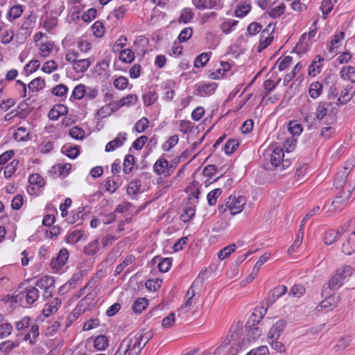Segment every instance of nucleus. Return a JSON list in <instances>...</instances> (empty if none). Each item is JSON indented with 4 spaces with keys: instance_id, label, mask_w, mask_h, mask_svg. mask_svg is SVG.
Returning a JSON list of instances; mask_svg holds the SVG:
<instances>
[{
    "instance_id": "bb28decb",
    "label": "nucleus",
    "mask_w": 355,
    "mask_h": 355,
    "mask_svg": "<svg viewBox=\"0 0 355 355\" xmlns=\"http://www.w3.org/2000/svg\"><path fill=\"white\" fill-rule=\"evenodd\" d=\"M138 97L136 94H128L116 102V108H119L123 106L133 105L136 103Z\"/></svg>"
},
{
    "instance_id": "39448f33",
    "label": "nucleus",
    "mask_w": 355,
    "mask_h": 355,
    "mask_svg": "<svg viewBox=\"0 0 355 355\" xmlns=\"http://www.w3.org/2000/svg\"><path fill=\"white\" fill-rule=\"evenodd\" d=\"M246 202V198L243 196L231 195L224 204L218 207V211L220 213L229 211L232 215H236L243 211Z\"/></svg>"
},
{
    "instance_id": "e2e57ef3",
    "label": "nucleus",
    "mask_w": 355,
    "mask_h": 355,
    "mask_svg": "<svg viewBox=\"0 0 355 355\" xmlns=\"http://www.w3.org/2000/svg\"><path fill=\"white\" fill-rule=\"evenodd\" d=\"M127 41L128 40L126 37L123 35L120 36L113 44V52L116 53L123 50V48L126 45Z\"/></svg>"
},
{
    "instance_id": "2f4dec72",
    "label": "nucleus",
    "mask_w": 355,
    "mask_h": 355,
    "mask_svg": "<svg viewBox=\"0 0 355 355\" xmlns=\"http://www.w3.org/2000/svg\"><path fill=\"white\" fill-rule=\"evenodd\" d=\"M251 10V6L247 1L240 3L238 4L235 10V15L237 17L242 18L246 16Z\"/></svg>"
},
{
    "instance_id": "cd10ccee",
    "label": "nucleus",
    "mask_w": 355,
    "mask_h": 355,
    "mask_svg": "<svg viewBox=\"0 0 355 355\" xmlns=\"http://www.w3.org/2000/svg\"><path fill=\"white\" fill-rule=\"evenodd\" d=\"M99 247V241L98 239H95L84 247V252L88 256H93L98 252Z\"/></svg>"
},
{
    "instance_id": "680f3d73",
    "label": "nucleus",
    "mask_w": 355,
    "mask_h": 355,
    "mask_svg": "<svg viewBox=\"0 0 355 355\" xmlns=\"http://www.w3.org/2000/svg\"><path fill=\"white\" fill-rule=\"evenodd\" d=\"M288 130L293 136H298L302 132V128L301 124L295 121H291L288 124Z\"/></svg>"
},
{
    "instance_id": "c756f323",
    "label": "nucleus",
    "mask_w": 355,
    "mask_h": 355,
    "mask_svg": "<svg viewBox=\"0 0 355 355\" xmlns=\"http://www.w3.org/2000/svg\"><path fill=\"white\" fill-rule=\"evenodd\" d=\"M230 69L231 65L228 62H221L220 67L211 73V76L214 79H220L223 78L225 74L230 70Z\"/></svg>"
},
{
    "instance_id": "052dcab7",
    "label": "nucleus",
    "mask_w": 355,
    "mask_h": 355,
    "mask_svg": "<svg viewBox=\"0 0 355 355\" xmlns=\"http://www.w3.org/2000/svg\"><path fill=\"white\" fill-rule=\"evenodd\" d=\"M93 34L96 37H101L105 34V28L103 24L100 21H96L92 26Z\"/></svg>"
},
{
    "instance_id": "3c124183",
    "label": "nucleus",
    "mask_w": 355,
    "mask_h": 355,
    "mask_svg": "<svg viewBox=\"0 0 355 355\" xmlns=\"http://www.w3.org/2000/svg\"><path fill=\"white\" fill-rule=\"evenodd\" d=\"M223 191L220 188H217L211 190L208 193L207 199L208 204L211 206L214 205L216 203L217 199L222 194Z\"/></svg>"
},
{
    "instance_id": "a19ab883",
    "label": "nucleus",
    "mask_w": 355,
    "mask_h": 355,
    "mask_svg": "<svg viewBox=\"0 0 355 355\" xmlns=\"http://www.w3.org/2000/svg\"><path fill=\"white\" fill-rule=\"evenodd\" d=\"M238 22L236 20L228 19L220 24V29L224 33L229 34L235 29Z\"/></svg>"
},
{
    "instance_id": "4c0bfd02",
    "label": "nucleus",
    "mask_w": 355,
    "mask_h": 355,
    "mask_svg": "<svg viewBox=\"0 0 355 355\" xmlns=\"http://www.w3.org/2000/svg\"><path fill=\"white\" fill-rule=\"evenodd\" d=\"M187 192L189 193V200H198L200 191V185L197 182H193L191 186L187 187Z\"/></svg>"
},
{
    "instance_id": "58836bf2",
    "label": "nucleus",
    "mask_w": 355,
    "mask_h": 355,
    "mask_svg": "<svg viewBox=\"0 0 355 355\" xmlns=\"http://www.w3.org/2000/svg\"><path fill=\"white\" fill-rule=\"evenodd\" d=\"M179 141V137L176 135L169 137L162 145V148L164 151H170Z\"/></svg>"
},
{
    "instance_id": "e433bc0d",
    "label": "nucleus",
    "mask_w": 355,
    "mask_h": 355,
    "mask_svg": "<svg viewBox=\"0 0 355 355\" xmlns=\"http://www.w3.org/2000/svg\"><path fill=\"white\" fill-rule=\"evenodd\" d=\"M119 53V60L124 63H131L135 60V53L130 49H125Z\"/></svg>"
},
{
    "instance_id": "5701e85b",
    "label": "nucleus",
    "mask_w": 355,
    "mask_h": 355,
    "mask_svg": "<svg viewBox=\"0 0 355 355\" xmlns=\"http://www.w3.org/2000/svg\"><path fill=\"white\" fill-rule=\"evenodd\" d=\"M324 59L321 56H317V59L312 61L309 69V75L315 76L321 72Z\"/></svg>"
},
{
    "instance_id": "09e8293b",
    "label": "nucleus",
    "mask_w": 355,
    "mask_h": 355,
    "mask_svg": "<svg viewBox=\"0 0 355 355\" xmlns=\"http://www.w3.org/2000/svg\"><path fill=\"white\" fill-rule=\"evenodd\" d=\"M265 313L266 310L263 309V307H257L252 313L249 320L252 322V324L259 323Z\"/></svg>"
},
{
    "instance_id": "de8ad7c7",
    "label": "nucleus",
    "mask_w": 355,
    "mask_h": 355,
    "mask_svg": "<svg viewBox=\"0 0 355 355\" xmlns=\"http://www.w3.org/2000/svg\"><path fill=\"white\" fill-rule=\"evenodd\" d=\"M148 305V300L146 298L137 299L132 305V310L137 313H140Z\"/></svg>"
},
{
    "instance_id": "7c9ffc66",
    "label": "nucleus",
    "mask_w": 355,
    "mask_h": 355,
    "mask_svg": "<svg viewBox=\"0 0 355 355\" xmlns=\"http://www.w3.org/2000/svg\"><path fill=\"white\" fill-rule=\"evenodd\" d=\"M109 345L108 338L104 335H100L95 338L94 347L98 351L105 350Z\"/></svg>"
},
{
    "instance_id": "0eeeda50",
    "label": "nucleus",
    "mask_w": 355,
    "mask_h": 355,
    "mask_svg": "<svg viewBox=\"0 0 355 355\" xmlns=\"http://www.w3.org/2000/svg\"><path fill=\"white\" fill-rule=\"evenodd\" d=\"M263 156L273 166L277 167L282 164V167L284 168L286 165L287 162L283 160L284 154L282 148L270 146L266 150Z\"/></svg>"
},
{
    "instance_id": "ddd939ff",
    "label": "nucleus",
    "mask_w": 355,
    "mask_h": 355,
    "mask_svg": "<svg viewBox=\"0 0 355 355\" xmlns=\"http://www.w3.org/2000/svg\"><path fill=\"white\" fill-rule=\"evenodd\" d=\"M273 40V36L272 35V33L270 31V28L264 29L261 34L259 39V44L257 47L258 51L261 52L262 50L265 49L268 47L272 42Z\"/></svg>"
},
{
    "instance_id": "a878e982",
    "label": "nucleus",
    "mask_w": 355,
    "mask_h": 355,
    "mask_svg": "<svg viewBox=\"0 0 355 355\" xmlns=\"http://www.w3.org/2000/svg\"><path fill=\"white\" fill-rule=\"evenodd\" d=\"M35 17L32 15H30L25 18L24 21H23L21 26V29L22 31H24V33L26 35H30L35 26Z\"/></svg>"
},
{
    "instance_id": "a18cd8bd",
    "label": "nucleus",
    "mask_w": 355,
    "mask_h": 355,
    "mask_svg": "<svg viewBox=\"0 0 355 355\" xmlns=\"http://www.w3.org/2000/svg\"><path fill=\"white\" fill-rule=\"evenodd\" d=\"M340 236L338 231L331 230L326 232L324 234V242L327 245L332 244Z\"/></svg>"
},
{
    "instance_id": "f3484780",
    "label": "nucleus",
    "mask_w": 355,
    "mask_h": 355,
    "mask_svg": "<svg viewBox=\"0 0 355 355\" xmlns=\"http://www.w3.org/2000/svg\"><path fill=\"white\" fill-rule=\"evenodd\" d=\"M62 302L61 300L55 297L53 299L51 302L45 304L42 313L45 317H49L50 315H52L57 312Z\"/></svg>"
},
{
    "instance_id": "7ed1b4c3",
    "label": "nucleus",
    "mask_w": 355,
    "mask_h": 355,
    "mask_svg": "<svg viewBox=\"0 0 355 355\" xmlns=\"http://www.w3.org/2000/svg\"><path fill=\"white\" fill-rule=\"evenodd\" d=\"M334 116L335 114L331 104L320 102L315 114H304V119L309 123V126L312 127L316 125L322 119H326L327 122L331 123L335 121Z\"/></svg>"
},
{
    "instance_id": "774afa93",
    "label": "nucleus",
    "mask_w": 355,
    "mask_h": 355,
    "mask_svg": "<svg viewBox=\"0 0 355 355\" xmlns=\"http://www.w3.org/2000/svg\"><path fill=\"white\" fill-rule=\"evenodd\" d=\"M193 18V13L191 8H186L182 10V12L180 13V21H182L184 24H187V23L190 22Z\"/></svg>"
},
{
    "instance_id": "0e129e2a",
    "label": "nucleus",
    "mask_w": 355,
    "mask_h": 355,
    "mask_svg": "<svg viewBox=\"0 0 355 355\" xmlns=\"http://www.w3.org/2000/svg\"><path fill=\"white\" fill-rule=\"evenodd\" d=\"M86 94V89L85 86L83 84H79L76 85L72 92V96L80 100L84 96H85Z\"/></svg>"
},
{
    "instance_id": "bf43d9fd",
    "label": "nucleus",
    "mask_w": 355,
    "mask_h": 355,
    "mask_svg": "<svg viewBox=\"0 0 355 355\" xmlns=\"http://www.w3.org/2000/svg\"><path fill=\"white\" fill-rule=\"evenodd\" d=\"M148 125V119L146 117H142L135 124L133 130L138 133H141L147 129Z\"/></svg>"
},
{
    "instance_id": "423d86ee",
    "label": "nucleus",
    "mask_w": 355,
    "mask_h": 355,
    "mask_svg": "<svg viewBox=\"0 0 355 355\" xmlns=\"http://www.w3.org/2000/svg\"><path fill=\"white\" fill-rule=\"evenodd\" d=\"M65 60L72 65V69L77 73L86 71L91 65L88 58H79V53L75 50H69L65 55Z\"/></svg>"
},
{
    "instance_id": "603ef678",
    "label": "nucleus",
    "mask_w": 355,
    "mask_h": 355,
    "mask_svg": "<svg viewBox=\"0 0 355 355\" xmlns=\"http://www.w3.org/2000/svg\"><path fill=\"white\" fill-rule=\"evenodd\" d=\"M303 230H299V232L297 234L296 239L292 245L288 249V253L292 254L295 252L297 248L301 245L303 241Z\"/></svg>"
},
{
    "instance_id": "ea45409f",
    "label": "nucleus",
    "mask_w": 355,
    "mask_h": 355,
    "mask_svg": "<svg viewBox=\"0 0 355 355\" xmlns=\"http://www.w3.org/2000/svg\"><path fill=\"white\" fill-rule=\"evenodd\" d=\"M13 137L17 141H25L28 140L29 133L25 128L19 127L15 132Z\"/></svg>"
},
{
    "instance_id": "338daca9",
    "label": "nucleus",
    "mask_w": 355,
    "mask_h": 355,
    "mask_svg": "<svg viewBox=\"0 0 355 355\" xmlns=\"http://www.w3.org/2000/svg\"><path fill=\"white\" fill-rule=\"evenodd\" d=\"M162 281L159 279H148L146 282L145 286L150 291H155L162 286Z\"/></svg>"
},
{
    "instance_id": "69168bd1",
    "label": "nucleus",
    "mask_w": 355,
    "mask_h": 355,
    "mask_svg": "<svg viewBox=\"0 0 355 355\" xmlns=\"http://www.w3.org/2000/svg\"><path fill=\"white\" fill-rule=\"evenodd\" d=\"M53 49V44L51 42H45L40 46V55L42 57L46 58L49 55Z\"/></svg>"
},
{
    "instance_id": "9d476101",
    "label": "nucleus",
    "mask_w": 355,
    "mask_h": 355,
    "mask_svg": "<svg viewBox=\"0 0 355 355\" xmlns=\"http://www.w3.org/2000/svg\"><path fill=\"white\" fill-rule=\"evenodd\" d=\"M69 259V252L67 249H61L58 256L53 259L51 263V268L56 272L60 271L67 263Z\"/></svg>"
},
{
    "instance_id": "f03ea898",
    "label": "nucleus",
    "mask_w": 355,
    "mask_h": 355,
    "mask_svg": "<svg viewBox=\"0 0 355 355\" xmlns=\"http://www.w3.org/2000/svg\"><path fill=\"white\" fill-rule=\"evenodd\" d=\"M148 340L149 337L140 331L129 334L122 340L121 345L128 355H139Z\"/></svg>"
},
{
    "instance_id": "4468645a",
    "label": "nucleus",
    "mask_w": 355,
    "mask_h": 355,
    "mask_svg": "<svg viewBox=\"0 0 355 355\" xmlns=\"http://www.w3.org/2000/svg\"><path fill=\"white\" fill-rule=\"evenodd\" d=\"M187 300L183 306L180 309V311H187L189 309L193 308L198 302V299L196 297V292L192 285L187 291L186 295Z\"/></svg>"
},
{
    "instance_id": "2eb2a0df",
    "label": "nucleus",
    "mask_w": 355,
    "mask_h": 355,
    "mask_svg": "<svg viewBox=\"0 0 355 355\" xmlns=\"http://www.w3.org/2000/svg\"><path fill=\"white\" fill-rule=\"evenodd\" d=\"M67 107L62 104L54 105L48 114V116L53 121H57L60 117L67 114Z\"/></svg>"
},
{
    "instance_id": "f257e3e1",
    "label": "nucleus",
    "mask_w": 355,
    "mask_h": 355,
    "mask_svg": "<svg viewBox=\"0 0 355 355\" xmlns=\"http://www.w3.org/2000/svg\"><path fill=\"white\" fill-rule=\"evenodd\" d=\"M242 348L241 338L238 331L230 332L225 340L216 349H209L203 355H236Z\"/></svg>"
},
{
    "instance_id": "6ab92c4d",
    "label": "nucleus",
    "mask_w": 355,
    "mask_h": 355,
    "mask_svg": "<svg viewBox=\"0 0 355 355\" xmlns=\"http://www.w3.org/2000/svg\"><path fill=\"white\" fill-rule=\"evenodd\" d=\"M342 252L347 254L351 255L355 252V236L349 234L345 239L342 245Z\"/></svg>"
},
{
    "instance_id": "473e14b6",
    "label": "nucleus",
    "mask_w": 355,
    "mask_h": 355,
    "mask_svg": "<svg viewBox=\"0 0 355 355\" xmlns=\"http://www.w3.org/2000/svg\"><path fill=\"white\" fill-rule=\"evenodd\" d=\"M40 296V292L35 287H30L26 289L25 299L28 304L35 302Z\"/></svg>"
},
{
    "instance_id": "4d7b16f0",
    "label": "nucleus",
    "mask_w": 355,
    "mask_h": 355,
    "mask_svg": "<svg viewBox=\"0 0 355 355\" xmlns=\"http://www.w3.org/2000/svg\"><path fill=\"white\" fill-rule=\"evenodd\" d=\"M77 46L80 51L83 53H87L92 49V44L90 42L84 37H82L78 40Z\"/></svg>"
},
{
    "instance_id": "c85d7f7f",
    "label": "nucleus",
    "mask_w": 355,
    "mask_h": 355,
    "mask_svg": "<svg viewBox=\"0 0 355 355\" xmlns=\"http://www.w3.org/2000/svg\"><path fill=\"white\" fill-rule=\"evenodd\" d=\"M196 214V206L193 204H188L184 211L183 213L181 214L180 218L184 222H189L195 215Z\"/></svg>"
},
{
    "instance_id": "1a4fd4ad",
    "label": "nucleus",
    "mask_w": 355,
    "mask_h": 355,
    "mask_svg": "<svg viewBox=\"0 0 355 355\" xmlns=\"http://www.w3.org/2000/svg\"><path fill=\"white\" fill-rule=\"evenodd\" d=\"M217 87H218L217 83H216L214 82L200 83L197 85L196 94L201 97H207V96H211L215 92Z\"/></svg>"
},
{
    "instance_id": "aec40b11",
    "label": "nucleus",
    "mask_w": 355,
    "mask_h": 355,
    "mask_svg": "<svg viewBox=\"0 0 355 355\" xmlns=\"http://www.w3.org/2000/svg\"><path fill=\"white\" fill-rule=\"evenodd\" d=\"M340 78L344 80L355 83V67L345 66L340 71Z\"/></svg>"
},
{
    "instance_id": "5fc2aeb1",
    "label": "nucleus",
    "mask_w": 355,
    "mask_h": 355,
    "mask_svg": "<svg viewBox=\"0 0 355 355\" xmlns=\"http://www.w3.org/2000/svg\"><path fill=\"white\" fill-rule=\"evenodd\" d=\"M29 184L36 186L37 189H40L45 184L44 178L39 174L35 173L29 176Z\"/></svg>"
},
{
    "instance_id": "79ce46f5",
    "label": "nucleus",
    "mask_w": 355,
    "mask_h": 355,
    "mask_svg": "<svg viewBox=\"0 0 355 355\" xmlns=\"http://www.w3.org/2000/svg\"><path fill=\"white\" fill-rule=\"evenodd\" d=\"M293 58L289 55L279 58L277 62L279 71H284L288 69L292 64Z\"/></svg>"
},
{
    "instance_id": "f704fd0d",
    "label": "nucleus",
    "mask_w": 355,
    "mask_h": 355,
    "mask_svg": "<svg viewBox=\"0 0 355 355\" xmlns=\"http://www.w3.org/2000/svg\"><path fill=\"white\" fill-rule=\"evenodd\" d=\"M40 335L39 327L37 324H33L28 334L24 336L25 340H28L30 344L34 345L36 343V339Z\"/></svg>"
},
{
    "instance_id": "13d9d810",
    "label": "nucleus",
    "mask_w": 355,
    "mask_h": 355,
    "mask_svg": "<svg viewBox=\"0 0 355 355\" xmlns=\"http://www.w3.org/2000/svg\"><path fill=\"white\" fill-rule=\"evenodd\" d=\"M209 59L210 55L208 53H202L194 60V66L197 68L204 67Z\"/></svg>"
},
{
    "instance_id": "393cba45",
    "label": "nucleus",
    "mask_w": 355,
    "mask_h": 355,
    "mask_svg": "<svg viewBox=\"0 0 355 355\" xmlns=\"http://www.w3.org/2000/svg\"><path fill=\"white\" fill-rule=\"evenodd\" d=\"M323 85L319 81H314L311 83L309 87V95L311 98L315 99L318 98L322 93Z\"/></svg>"
},
{
    "instance_id": "49530a36",
    "label": "nucleus",
    "mask_w": 355,
    "mask_h": 355,
    "mask_svg": "<svg viewBox=\"0 0 355 355\" xmlns=\"http://www.w3.org/2000/svg\"><path fill=\"white\" fill-rule=\"evenodd\" d=\"M18 346L19 343L17 342L8 340L0 343V352L4 354H8Z\"/></svg>"
},
{
    "instance_id": "c03bdc74",
    "label": "nucleus",
    "mask_w": 355,
    "mask_h": 355,
    "mask_svg": "<svg viewBox=\"0 0 355 355\" xmlns=\"http://www.w3.org/2000/svg\"><path fill=\"white\" fill-rule=\"evenodd\" d=\"M19 164V161L13 159L4 168L3 175L6 178H10L17 171Z\"/></svg>"
},
{
    "instance_id": "20e7f679",
    "label": "nucleus",
    "mask_w": 355,
    "mask_h": 355,
    "mask_svg": "<svg viewBox=\"0 0 355 355\" xmlns=\"http://www.w3.org/2000/svg\"><path fill=\"white\" fill-rule=\"evenodd\" d=\"M354 272V268L350 265H343L338 268L329 281V288L333 291L338 290Z\"/></svg>"
},
{
    "instance_id": "b1692460",
    "label": "nucleus",
    "mask_w": 355,
    "mask_h": 355,
    "mask_svg": "<svg viewBox=\"0 0 355 355\" xmlns=\"http://www.w3.org/2000/svg\"><path fill=\"white\" fill-rule=\"evenodd\" d=\"M275 4H277V6H275L267 11V14L272 19L278 18L282 15L286 10V6L283 1L275 3L274 5Z\"/></svg>"
},
{
    "instance_id": "a211bd4d",
    "label": "nucleus",
    "mask_w": 355,
    "mask_h": 355,
    "mask_svg": "<svg viewBox=\"0 0 355 355\" xmlns=\"http://www.w3.org/2000/svg\"><path fill=\"white\" fill-rule=\"evenodd\" d=\"M71 165L69 163L58 164L51 168V172L59 177H66L70 172Z\"/></svg>"
},
{
    "instance_id": "9b49d317",
    "label": "nucleus",
    "mask_w": 355,
    "mask_h": 355,
    "mask_svg": "<svg viewBox=\"0 0 355 355\" xmlns=\"http://www.w3.org/2000/svg\"><path fill=\"white\" fill-rule=\"evenodd\" d=\"M344 37L345 32L343 31H340L339 33H335L327 44V50L329 53L334 55L336 54L338 51V49L342 45Z\"/></svg>"
},
{
    "instance_id": "37998d69",
    "label": "nucleus",
    "mask_w": 355,
    "mask_h": 355,
    "mask_svg": "<svg viewBox=\"0 0 355 355\" xmlns=\"http://www.w3.org/2000/svg\"><path fill=\"white\" fill-rule=\"evenodd\" d=\"M62 152L71 159H75L80 154V148L78 146L62 147Z\"/></svg>"
},
{
    "instance_id": "6e6552de",
    "label": "nucleus",
    "mask_w": 355,
    "mask_h": 355,
    "mask_svg": "<svg viewBox=\"0 0 355 355\" xmlns=\"http://www.w3.org/2000/svg\"><path fill=\"white\" fill-rule=\"evenodd\" d=\"M193 6L198 10H219L223 8V0H195Z\"/></svg>"
},
{
    "instance_id": "f8f14e48",
    "label": "nucleus",
    "mask_w": 355,
    "mask_h": 355,
    "mask_svg": "<svg viewBox=\"0 0 355 355\" xmlns=\"http://www.w3.org/2000/svg\"><path fill=\"white\" fill-rule=\"evenodd\" d=\"M127 139V134L125 132H119L116 137L109 141L105 146L106 152H112L116 148L121 147Z\"/></svg>"
},
{
    "instance_id": "dca6fc26",
    "label": "nucleus",
    "mask_w": 355,
    "mask_h": 355,
    "mask_svg": "<svg viewBox=\"0 0 355 355\" xmlns=\"http://www.w3.org/2000/svg\"><path fill=\"white\" fill-rule=\"evenodd\" d=\"M286 321L284 320H279L277 321L270 329L268 334V339H277L283 332L286 327Z\"/></svg>"
},
{
    "instance_id": "6e6d98bb",
    "label": "nucleus",
    "mask_w": 355,
    "mask_h": 355,
    "mask_svg": "<svg viewBox=\"0 0 355 355\" xmlns=\"http://www.w3.org/2000/svg\"><path fill=\"white\" fill-rule=\"evenodd\" d=\"M352 87H346L341 91L340 96L338 98V104L344 105L350 101V99L352 97V94L350 92V90H352Z\"/></svg>"
},
{
    "instance_id": "c9c22d12",
    "label": "nucleus",
    "mask_w": 355,
    "mask_h": 355,
    "mask_svg": "<svg viewBox=\"0 0 355 355\" xmlns=\"http://www.w3.org/2000/svg\"><path fill=\"white\" fill-rule=\"evenodd\" d=\"M28 87L29 90L31 92H37L42 89L45 87V80L40 77H37L31 80L28 83Z\"/></svg>"
},
{
    "instance_id": "8fccbe9b",
    "label": "nucleus",
    "mask_w": 355,
    "mask_h": 355,
    "mask_svg": "<svg viewBox=\"0 0 355 355\" xmlns=\"http://www.w3.org/2000/svg\"><path fill=\"white\" fill-rule=\"evenodd\" d=\"M141 191V184L139 180L131 181L127 187V193L130 196H134L139 193Z\"/></svg>"
},
{
    "instance_id": "72a5a7b5",
    "label": "nucleus",
    "mask_w": 355,
    "mask_h": 355,
    "mask_svg": "<svg viewBox=\"0 0 355 355\" xmlns=\"http://www.w3.org/2000/svg\"><path fill=\"white\" fill-rule=\"evenodd\" d=\"M55 280L53 277L43 276L39 279L35 285L40 288H54Z\"/></svg>"
},
{
    "instance_id": "412c9836",
    "label": "nucleus",
    "mask_w": 355,
    "mask_h": 355,
    "mask_svg": "<svg viewBox=\"0 0 355 355\" xmlns=\"http://www.w3.org/2000/svg\"><path fill=\"white\" fill-rule=\"evenodd\" d=\"M25 6L21 4L15 5L8 10L6 18L9 21L18 19L24 12Z\"/></svg>"
},
{
    "instance_id": "4be33fe9",
    "label": "nucleus",
    "mask_w": 355,
    "mask_h": 355,
    "mask_svg": "<svg viewBox=\"0 0 355 355\" xmlns=\"http://www.w3.org/2000/svg\"><path fill=\"white\" fill-rule=\"evenodd\" d=\"M168 169V162L162 157L158 159L153 165V171L158 175L165 174V173H166Z\"/></svg>"
},
{
    "instance_id": "864d4df0",
    "label": "nucleus",
    "mask_w": 355,
    "mask_h": 355,
    "mask_svg": "<svg viewBox=\"0 0 355 355\" xmlns=\"http://www.w3.org/2000/svg\"><path fill=\"white\" fill-rule=\"evenodd\" d=\"M236 250V245L232 243L229 245L224 248L221 249L218 252V258L220 260H224L227 258L232 252H234Z\"/></svg>"
}]
</instances>
